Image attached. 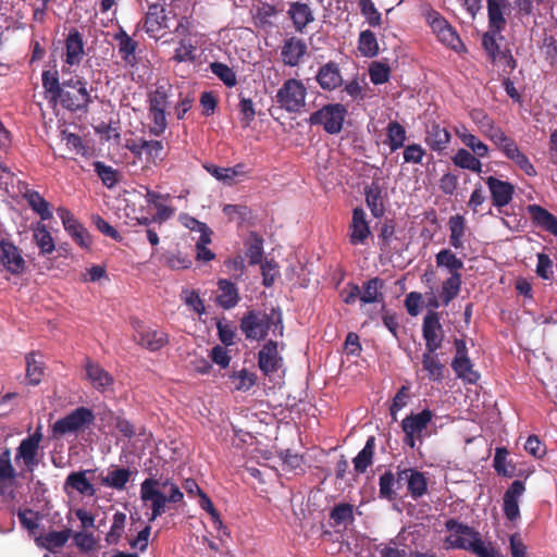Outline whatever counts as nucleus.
I'll list each match as a JSON object with an SVG mask.
<instances>
[{"instance_id": "obj_41", "label": "nucleus", "mask_w": 557, "mask_h": 557, "mask_svg": "<svg viewBox=\"0 0 557 557\" xmlns=\"http://www.w3.org/2000/svg\"><path fill=\"white\" fill-rule=\"evenodd\" d=\"M24 198L27 200L29 207L36 212L41 220H49L52 218L49 202L36 190H26Z\"/></svg>"}, {"instance_id": "obj_15", "label": "nucleus", "mask_w": 557, "mask_h": 557, "mask_svg": "<svg viewBox=\"0 0 557 557\" xmlns=\"http://www.w3.org/2000/svg\"><path fill=\"white\" fill-rule=\"evenodd\" d=\"M371 235L370 226L366 220V212L362 208H355L349 225V242L351 245H362Z\"/></svg>"}, {"instance_id": "obj_18", "label": "nucleus", "mask_w": 557, "mask_h": 557, "mask_svg": "<svg viewBox=\"0 0 557 557\" xmlns=\"http://www.w3.org/2000/svg\"><path fill=\"white\" fill-rule=\"evenodd\" d=\"M502 32H493L490 29L482 37V45L493 61L505 58L511 69L516 67V61L508 51H500L498 39H503Z\"/></svg>"}, {"instance_id": "obj_5", "label": "nucleus", "mask_w": 557, "mask_h": 557, "mask_svg": "<svg viewBox=\"0 0 557 557\" xmlns=\"http://www.w3.org/2000/svg\"><path fill=\"white\" fill-rule=\"evenodd\" d=\"M347 115V109L342 103H329L313 112L309 122L312 125H320L331 135L342 132Z\"/></svg>"}, {"instance_id": "obj_29", "label": "nucleus", "mask_w": 557, "mask_h": 557, "mask_svg": "<svg viewBox=\"0 0 557 557\" xmlns=\"http://www.w3.org/2000/svg\"><path fill=\"white\" fill-rule=\"evenodd\" d=\"M66 58L65 62L69 65H76L81 62L84 54V42L82 35L77 30H71L66 40Z\"/></svg>"}, {"instance_id": "obj_51", "label": "nucleus", "mask_w": 557, "mask_h": 557, "mask_svg": "<svg viewBox=\"0 0 557 557\" xmlns=\"http://www.w3.org/2000/svg\"><path fill=\"white\" fill-rule=\"evenodd\" d=\"M92 166L104 186L113 188L117 184L119 172L115 169L101 161H95Z\"/></svg>"}, {"instance_id": "obj_63", "label": "nucleus", "mask_w": 557, "mask_h": 557, "mask_svg": "<svg viewBox=\"0 0 557 557\" xmlns=\"http://www.w3.org/2000/svg\"><path fill=\"white\" fill-rule=\"evenodd\" d=\"M359 7L361 14L367 18L368 23L375 27L382 23V15L375 8L372 0H360Z\"/></svg>"}, {"instance_id": "obj_14", "label": "nucleus", "mask_w": 557, "mask_h": 557, "mask_svg": "<svg viewBox=\"0 0 557 557\" xmlns=\"http://www.w3.org/2000/svg\"><path fill=\"white\" fill-rule=\"evenodd\" d=\"M315 81L321 89L326 91L335 90L344 83L339 66L333 61L327 62L319 69Z\"/></svg>"}, {"instance_id": "obj_56", "label": "nucleus", "mask_w": 557, "mask_h": 557, "mask_svg": "<svg viewBox=\"0 0 557 557\" xmlns=\"http://www.w3.org/2000/svg\"><path fill=\"white\" fill-rule=\"evenodd\" d=\"M171 86L160 85L150 95L149 111H165L168 107V99L170 96Z\"/></svg>"}, {"instance_id": "obj_4", "label": "nucleus", "mask_w": 557, "mask_h": 557, "mask_svg": "<svg viewBox=\"0 0 557 557\" xmlns=\"http://www.w3.org/2000/svg\"><path fill=\"white\" fill-rule=\"evenodd\" d=\"M307 88L301 81L286 79L275 95L278 107L289 113H298L306 106Z\"/></svg>"}, {"instance_id": "obj_28", "label": "nucleus", "mask_w": 557, "mask_h": 557, "mask_svg": "<svg viewBox=\"0 0 557 557\" xmlns=\"http://www.w3.org/2000/svg\"><path fill=\"white\" fill-rule=\"evenodd\" d=\"M60 102L67 110L78 111L87 108L91 102V97L86 87H79L76 92L64 90Z\"/></svg>"}, {"instance_id": "obj_52", "label": "nucleus", "mask_w": 557, "mask_h": 557, "mask_svg": "<svg viewBox=\"0 0 557 557\" xmlns=\"http://www.w3.org/2000/svg\"><path fill=\"white\" fill-rule=\"evenodd\" d=\"M34 239L41 253L47 255L54 250L53 238L46 225L38 223L37 227L34 230Z\"/></svg>"}, {"instance_id": "obj_61", "label": "nucleus", "mask_w": 557, "mask_h": 557, "mask_svg": "<svg viewBox=\"0 0 557 557\" xmlns=\"http://www.w3.org/2000/svg\"><path fill=\"white\" fill-rule=\"evenodd\" d=\"M211 72L218 76L227 87H233L237 84V77L233 69L221 62H213L210 64Z\"/></svg>"}, {"instance_id": "obj_37", "label": "nucleus", "mask_w": 557, "mask_h": 557, "mask_svg": "<svg viewBox=\"0 0 557 557\" xmlns=\"http://www.w3.org/2000/svg\"><path fill=\"white\" fill-rule=\"evenodd\" d=\"M449 226V244L457 250H462L465 248L463 236L466 231V221L465 218L460 214H456L449 218L448 221Z\"/></svg>"}, {"instance_id": "obj_17", "label": "nucleus", "mask_w": 557, "mask_h": 557, "mask_svg": "<svg viewBox=\"0 0 557 557\" xmlns=\"http://www.w3.org/2000/svg\"><path fill=\"white\" fill-rule=\"evenodd\" d=\"M486 184L491 191L493 205L497 208L507 206L513 196L515 187L509 182L500 181L496 177L490 176Z\"/></svg>"}, {"instance_id": "obj_21", "label": "nucleus", "mask_w": 557, "mask_h": 557, "mask_svg": "<svg viewBox=\"0 0 557 557\" xmlns=\"http://www.w3.org/2000/svg\"><path fill=\"white\" fill-rule=\"evenodd\" d=\"M432 418L433 413L429 409H424L417 414H410L401 422L403 431L404 433L416 434L418 440H421Z\"/></svg>"}, {"instance_id": "obj_19", "label": "nucleus", "mask_w": 557, "mask_h": 557, "mask_svg": "<svg viewBox=\"0 0 557 557\" xmlns=\"http://www.w3.org/2000/svg\"><path fill=\"white\" fill-rule=\"evenodd\" d=\"M306 53V42L297 37L286 39L281 51L282 60L288 66H297Z\"/></svg>"}, {"instance_id": "obj_32", "label": "nucleus", "mask_w": 557, "mask_h": 557, "mask_svg": "<svg viewBox=\"0 0 557 557\" xmlns=\"http://www.w3.org/2000/svg\"><path fill=\"white\" fill-rule=\"evenodd\" d=\"M380 557H410L411 549L403 543V537L399 534L387 543H381L375 547Z\"/></svg>"}, {"instance_id": "obj_35", "label": "nucleus", "mask_w": 557, "mask_h": 557, "mask_svg": "<svg viewBox=\"0 0 557 557\" xmlns=\"http://www.w3.org/2000/svg\"><path fill=\"white\" fill-rule=\"evenodd\" d=\"M366 202L369 207L371 213L375 218H380L384 214V203H383V191L379 184L373 183L370 186L366 187Z\"/></svg>"}, {"instance_id": "obj_53", "label": "nucleus", "mask_w": 557, "mask_h": 557, "mask_svg": "<svg viewBox=\"0 0 557 557\" xmlns=\"http://www.w3.org/2000/svg\"><path fill=\"white\" fill-rule=\"evenodd\" d=\"M333 525H342L354 521V506L350 504H338L330 512Z\"/></svg>"}, {"instance_id": "obj_58", "label": "nucleus", "mask_w": 557, "mask_h": 557, "mask_svg": "<svg viewBox=\"0 0 557 557\" xmlns=\"http://www.w3.org/2000/svg\"><path fill=\"white\" fill-rule=\"evenodd\" d=\"M206 170L214 176L216 180L222 181L224 183L231 184L233 180L243 173L242 165H236L233 168H220L213 164L207 165Z\"/></svg>"}, {"instance_id": "obj_59", "label": "nucleus", "mask_w": 557, "mask_h": 557, "mask_svg": "<svg viewBox=\"0 0 557 557\" xmlns=\"http://www.w3.org/2000/svg\"><path fill=\"white\" fill-rule=\"evenodd\" d=\"M114 39L119 44V51L122 54V59L128 62L129 57L134 55L135 53L137 42L133 40L123 29H120V32L115 34Z\"/></svg>"}, {"instance_id": "obj_34", "label": "nucleus", "mask_w": 557, "mask_h": 557, "mask_svg": "<svg viewBox=\"0 0 557 557\" xmlns=\"http://www.w3.org/2000/svg\"><path fill=\"white\" fill-rule=\"evenodd\" d=\"M288 14L297 30H302L313 21V13L307 3L294 2L289 5Z\"/></svg>"}, {"instance_id": "obj_60", "label": "nucleus", "mask_w": 557, "mask_h": 557, "mask_svg": "<svg viewBox=\"0 0 557 557\" xmlns=\"http://www.w3.org/2000/svg\"><path fill=\"white\" fill-rule=\"evenodd\" d=\"M230 379L232 380L234 388L242 392L250 389L256 383V375L246 369L234 372L230 375Z\"/></svg>"}, {"instance_id": "obj_57", "label": "nucleus", "mask_w": 557, "mask_h": 557, "mask_svg": "<svg viewBox=\"0 0 557 557\" xmlns=\"http://www.w3.org/2000/svg\"><path fill=\"white\" fill-rule=\"evenodd\" d=\"M458 136L461 141L469 147L478 158H484L488 153V147L481 141L475 135L468 133L467 131L458 132Z\"/></svg>"}, {"instance_id": "obj_43", "label": "nucleus", "mask_w": 557, "mask_h": 557, "mask_svg": "<svg viewBox=\"0 0 557 557\" xmlns=\"http://www.w3.org/2000/svg\"><path fill=\"white\" fill-rule=\"evenodd\" d=\"M451 368L459 379L468 383H475L480 377L479 373L473 370V364L469 357L454 358Z\"/></svg>"}, {"instance_id": "obj_33", "label": "nucleus", "mask_w": 557, "mask_h": 557, "mask_svg": "<svg viewBox=\"0 0 557 557\" xmlns=\"http://www.w3.org/2000/svg\"><path fill=\"white\" fill-rule=\"evenodd\" d=\"M383 287L384 281L380 277H373L364 282L361 288L360 301L362 304L383 302Z\"/></svg>"}, {"instance_id": "obj_7", "label": "nucleus", "mask_w": 557, "mask_h": 557, "mask_svg": "<svg viewBox=\"0 0 557 557\" xmlns=\"http://www.w3.org/2000/svg\"><path fill=\"white\" fill-rule=\"evenodd\" d=\"M134 341L149 351H158L169 343V335L162 330L145 327L139 320L132 322Z\"/></svg>"}, {"instance_id": "obj_47", "label": "nucleus", "mask_w": 557, "mask_h": 557, "mask_svg": "<svg viewBox=\"0 0 557 557\" xmlns=\"http://www.w3.org/2000/svg\"><path fill=\"white\" fill-rule=\"evenodd\" d=\"M164 9L160 4H151L146 14L145 27L147 32H157L165 27Z\"/></svg>"}, {"instance_id": "obj_25", "label": "nucleus", "mask_w": 557, "mask_h": 557, "mask_svg": "<svg viewBox=\"0 0 557 557\" xmlns=\"http://www.w3.org/2000/svg\"><path fill=\"white\" fill-rule=\"evenodd\" d=\"M85 369L87 379L98 391H104L107 387L113 384V377L99 363L87 359Z\"/></svg>"}, {"instance_id": "obj_11", "label": "nucleus", "mask_w": 557, "mask_h": 557, "mask_svg": "<svg viewBox=\"0 0 557 557\" xmlns=\"http://www.w3.org/2000/svg\"><path fill=\"white\" fill-rule=\"evenodd\" d=\"M0 262L13 275H20L26 269L21 250L12 243L4 240L0 242Z\"/></svg>"}, {"instance_id": "obj_20", "label": "nucleus", "mask_w": 557, "mask_h": 557, "mask_svg": "<svg viewBox=\"0 0 557 557\" xmlns=\"http://www.w3.org/2000/svg\"><path fill=\"white\" fill-rule=\"evenodd\" d=\"M216 285L219 289L216 304L225 310L236 307L240 297L235 283L226 278H220Z\"/></svg>"}, {"instance_id": "obj_45", "label": "nucleus", "mask_w": 557, "mask_h": 557, "mask_svg": "<svg viewBox=\"0 0 557 557\" xmlns=\"http://www.w3.org/2000/svg\"><path fill=\"white\" fill-rule=\"evenodd\" d=\"M45 374V367L41 360L36 358L35 352L26 356V379L30 385H38Z\"/></svg>"}, {"instance_id": "obj_38", "label": "nucleus", "mask_w": 557, "mask_h": 557, "mask_svg": "<svg viewBox=\"0 0 557 557\" xmlns=\"http://www.w3.org/2000/svg\"><path fill=\"white\" fill-rule=\"evenodd\" d=\"M435 262L438 268L446 269L449 274H460V270L463 268V261L447 248L436 253Z\"/></svg>"}, {"instance_id": "obj_48", "label": "nucleus", "mask_w": 557, "mask_h": 557, "mask_svg": "<svg viewBox=\"0 0 557 557\" xmlns=\"http://www.w3.org/2000/svg\"><path fill=\"white\" fill-rule=\"evenodd\" d=\"M455 165L480 173L482 171V163L478 157L473 156L470 151L461 148L453 158Z\"/></svg>"}, {"instance_id": "obj_26", "label": "nucleus", "mask_w": 557, "mask_h": 557, "mask_svg": "<svg viewBox=\"0 0 557 557\" xmlns=\"http://www.w3.org/2000/svg\"><path fill=\"white\" fill-rule=\"evenodd\" d=\"M450 134L440 124L433 123L426 129L425 143L428 146L437 152L445 150L450 141Z\"/></svg>"}, {"instance_id": "obj_10", "label": "nucleus", "mask_w": 557, "mask_h": 557, "mask_svg": "<svg viewBox=\"0 0 557 557\" xmlns=\"http://www.w3.org/2000/svg\"><path fill=\"white\" fill-rule=\"evenodd\" d=\"M422 335L425 341V350L436 352L442 347L444 333L436 311H430L423 319Z\"/></svg>"}, {"instance_id": "obj_49", "label": "nucleus", "mask_w": 557, "mask_h": 557, "mask_svg": "<svg viewBox=\"0 0 557 557\" xmlns=\"http://www.w3.org/2000/svg\"><path fill=\"white\" fill-rule=\"evenodd\" d=\"M246 256L252 265L262 261L263 239L256 233H251L246 243Z\"/></svg>"}, {"instance_id": "obj_42", "label": "nucleus", "mask_w": 557, "mask_h": 557, "mask_svg": "<svg viewBox=\"0 0 557 557\" xmlns=\"http://www.w3.org/2000/svg\"><path fill=\"white\" fill-rule=\"evenodd\" d=\"M42 87L51 101L57 102L61 100L64 89L60 85L57 71L42 72Z\"/></svg>"}, {"instance_id": "obj_16", "label": "nucleus", "mask_w": 557, "mask_h": 557, "mask_svg": "<svg viewBox=\"0 0 557 557\" xmlns=\"http://www.w3.org/2000/svg\"><path fill=\"white\" fill-rule=\"evenodd\" d=\"M525 487L522 481L516 480L511 483L508 490L504 494V506L503 510L506 518L510 521H515L520 516L519 510V497L524 493Z\"/></svg>"}, {"instance_id": "obj_9", "label": "nucleus", "mask_w": 557, "mask_h": 557, "mask_svg": "<svg viewBox=\"0 0 557 557\" xmlns=\"http://www.w3.org/2000/svg\"><path fill=\"white\" fill-rule=\"evenodd\" d=\"M41 438L42 434L40 430H37L34 434L22 440L16 448L15 461L21 460L29 472H33L38 466L37 457Z\"/></svg>"}, {"instance_id": "obj_3", "label": "nucleus", "mask_w": 557, "mask_h": 557, "mask_svg": "<svg viewBox=\"0 0 557 557\" xmlns=\"http://www.w3.org/2000/svg\"><path fill=\"white\" fill-rule=\"evenodd\" d=\"M94 421L95 414L91 409L78 407L52 424V437L62 438L66 435H76L89 428Z\"/></svg>"}, {"instance_id": "obj_8", "label": "nucleus", "mask_w": 557, "mask_h": 557, "mask_svg": "<svg viewBox=\"0 0 557 557\" xmlns=\"http://www.w3.org/2000/svg\"><path fill=\"white\" fill-rule=\"evenodd\" d=\"M160 481L153 478L146 479L140 485V498L143 502H151V517L149 521L156 520L165 512L168 503L166 496L158 490Z\"/></svg>"}, {"instance_id": "obj_40", "label": "nucleus", "mask_w": 557, "mask_h": 557, "mask_svg": "<svg viewBox=\"0 0 557 557\" xmlns=\"http://www.w3.org/2000/svg\"><path fill=\"white\" fill-rule=\"evenodd\" d=\"M131 470L125 468H114L110 470L106 476L101 478V483L104 486L123 491L129 481Z\"/></svg>"}, {"instance_id": "obj_24", "label": "nucleus", "mask_w": 557, "mask_h": 557, "mask_svg": "<svg viewBox=\"0 0 557 557\" xmlns=\"http://www.w3.org/2000/svg\"><path fill=\"white\" fill-rule=\"evenodd\" d=\"M399 470L394 474L392 471L384 472L379 479V496L386 500H394L397 496V490L400 488L403 481H399Z\"/></svg>"}, {"instance_id": "obj_13", "label": "nucleus", "mask_w": 557, "mask_h": 557, "mask_svg": "<svg viewBox=\"0 0 557 557\" xmlns=\"http://www.w3.org/2000/svg\"><path fill=\"white\" fill-rule=\"evenodd\" d=\"M283 363L282 357L277 352V343L269 341L258 354V366L260 370L270 375L276 372Z\"/></svg>"}, {"instance_id": "obj_6", "label": "nucleus", "mask_w": 557, "mask_h": 557, "mask_svg": "<svg viewBox=\"0 0 557 557\" xmlns=\"http://www.w3.org/2000/svg\"><path fill=\"white\" fill-rule=\"evenodd\" d=\"M426 18L433 33L436 35L441 42L455 51H459L461 48H463V44L455 28L438 12H429Z\"/></svg>"}, {"instance_id": "obj_54", "label": "nucleus", "mask_w": 557, "mask_h": 557, "mask_svg": "<svg viewBox=\"0 0 557 557\" xmlns=\"http://www.w3.org/2000/svg\"><path fill=\"white\" fill-rule=\"evenodd\" d=\"M126 523V515L117 511L113 515L112 525L106 535V542L109 545L117 544L122 537Z\"/></svg>"}, {"instance_id": "obj_50", "label": "nucleus", "mask_w": 557, "mask_h": 557, "mask_svg": "<svg viewBox=\"0 0 557 557\" xmlns=\"http://www.w3.org/2000/svg\"><path fill=\"white\" fill-rule=\"evenodd\" d=\"M358 49L363 57L372 58L379 53V44L371 30H363L359 35Z\"/></svg>"}, {"instance_id": "obj_46", "label": "nucleus", "mask_w": 557, "mask_h": 557, "mask_svg": "<svg viewBox=\"0 0 557 557\" xmlns=\"http://www.w3.org/2000/svg\"><path fill=\"white\" fill-rule=\"evenodd\" d=\"M486 137L504 153L505 157L518 146L516 141L511 137L507 136L498 126H495Z\"/></svg>"}, {"instance_id": "obj_64", "label": "nucleus", "mask_w": 557, "mask_h": 557, "mask_svg": "<svg viewBox=\"0 0 557 557\" xmlns=\"http://www.w3.org/2000/svg\"><path fill=\"white\" fill-rule=\"evenodd\" d=\"M15 478L16 471L12 466L11 451L7 448L0 454V480L12 482Z\"/></svg>"}, {"instance_id": "obj_39", "label": "nucleus", "mask_w": 557, "mask_h": 557, "mask_svg": "<svg viewBox=\"0 0 557 557\" xmlns=\"http://www.w3.org/2000/svg\"><path fill=\"white\" fill-rule=\"evenodd\" d=\"M72 487L78 493L87 496H94L96 493L92 484L87 480L85 471L72 472L67 475L64 488Z\"/></svg>"}, {"instance_id": "obj_2", "label": "nucleus", "mask_w": 557, "mask_h": 557, "mask_svg": "<svg viewBox=\"0 0 557 557\" xmlns=\"http://www.w3.org/2000/svg\"><path fill=\"white\" fill-rule=\"evenodd\" d=\"M445 527L450 532V535L446 539V543H448L450 547L470 550L479 557L481 556V550L485 552L488 547L481 540L479 532L468 525L459 523L455 519L447 520Z\"/></svg>"}, {"instance_id": "obj_55", "label": "nucleus", "mask_w": 557, "mask_h": 557, "mask_svg": "<svg viewBox=\"0 0 557 557\" xmlns=\"http://www.w3.org/2000/svg\"><path fill=\"white\" fill-rule=\"evenodd\" d=\"M506 158L512 161L522 172H524L525 175L535 176L537 174L530 159L519 149L518 146L515 147Z\"/></svg>"}, {"instance_id": "obj_62", "label": "nucleus", "mask_w": 557, "mask_h": 557, "mask_svg": "<svg viewBox=\"0 0 557 557\" xmlns=\"http://www.w3.org/2000/svg\"><path fill=\"white\" fill-rule=\"evenodd\" d=\"M225 272L234 280V281H243L245 274V260L243 256L237 255L233 258H227L224 261Z\"/></svg>"}, {"instance_id": "obj_12", "label": "nucleus", "mask_w": 557, "mask_h": 557, "mask_svg": "<svg viewBox=\"0 0 557 557\" xmlns=\"http://www.w3.org/2000/svg\"><path fill=\"white\" fill-rule=\"evenodd\" d=\"M399 481L407 484L409 495L413 499L421 498L428 493V479L423 472L413 468L399 470Z\"/></svg>"}, {"instance_id": "obj_22", "label": "nucleus", "mask_w": 557, "mask_h": 557, "mask_svg": "<svg viewBox=\"0 0 557 557\" xmlns=\"http://www.w3.org/2000/svg\"><path fill=\"white\" fill-rule=\"evenodd\" d=\"M71 536V529H64L62 531H50L46 534L37 536L35 539V543L40 548L54 552L58 548H62Z\"/></svg>"}, {"instance_id": "obj_44", "label": "nucleus", "mask_w": 557, "mask_h": 557, "mask_svg": "<svg viewBox=\"0 0 557 557\" xmlns=\"http://www.w3.org/2000/svg\"><path fill=\"white\" fill-rule=\"evenodd\" d=\"M462 285L461 274H450L441 286V298L445 306H448L460 293Z\"/></svg>"}, {"instance_id": "obj_27", "label": "nucleus", "mask_w": 557, "mask_h": 557, "mask_svg": "<svg viewBox=\"0 0 557 557\" xmlns=\"http://www.w3.org/2000/svg\"><path fill=\"white\" fill-rule=\"evenodd\" d=\"M528 212L537 226L553 235H557V218L554 214L539 205H530L528 207Z\"/></svg>"}, {"instance_id": "obj_1", "label": "nucleus", "mask_w": 557, "mask_h": 557, "mask_svg": "<svg viewBox=\"0 0 557 557\" xmlns=\"http://www.w3.org/2000/svg\"><path fill=\"white\" fill-rule=\"evenodd\" d=\"M240 331L249 341H261L268 335L273 327L275 336L283 335V319L280 309H272L271 313L261 310H249L240 319Z\"/></svg>"}, {"instance_id": "obj_36", "label": "nucleus", "mask_w": 557, "mask_h": 557, "mask_svg": "<svg viewBox=\"0 0 557 557\" xmlns=\"http://www.w3.org/2000/svg\"><path fill=\"white\" fill-rule=\"evenodd\" d=\"M422 369L428 373L431 381H442L444 379L445 366L435 352L425 350L422 355Z\"/></svg>"}, {"instance_id": "obj_31", "label": "nucleus", "mask_w": 557, "mask_h": 557, "mask_svg": "<svg viewBox=\"0 0 557 557\" xmlns=\"http://www.w3.org/2000/svg\"><path fill=\"white\" fill-rule=\"evenodd\" d=\"M407 140L406 128L397 121H391L386 126V139L384 144L394 152L403 147Z\"/></svg>"}, {"instance_id": "obj_30", "label": "nucleus", "mask_w": 557, "mask_h": 557, "mask_svg": "<svg viewBox=\"0 0 557 557\" xmlns=\"http://www.w3.org/2000/svg\"><path fill=\"white\" fill-rule=\"evenodd\" d=\"M375 449V437L370 436L364 447L358 453V455L352 459L354 470L357 474H362L367 471L369 467L373 463Z\"/></svg>"}, {"instance_id": "obj_23", "label": "nucleus", "mask_w": 557, "mask_h": 557, "mask_svg": "<svg viewBox=\"0 0 557 557\" xmlns=\"http://www.w3.org/2000/svg\"><path fill=\"white\" fill-rule=\"evenodd\" d=\"M488 28L493 32H503L506 28L507 21L504 12L508 5L507 0H486Z\"/></svg>"}]
</instances>
